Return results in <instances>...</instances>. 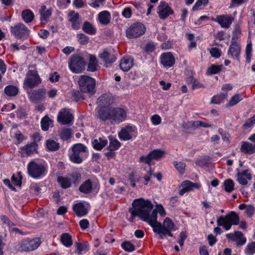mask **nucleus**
Listing matches in <instances>:
<instances>
[{
    "label": "nucleus",
    "mask_w": 255,
    "mask_h": 255,
    "mask_svg": "<svg viewBox=\"0 0 255 255\" xmlns=\"http://www.w3.org/2000/svg\"><path fill=\"white\" fill-rule=\"evenodd\" d=\"M237 180L242 185H246L248 183V180H251L252 178L251 174L249 172L248 170H245L243 172H240L237 174Z\"/></svg>",
    "instance_id": "obj_25"
},
{
    "label": "nucleus",
    "mask_w": 255,
    "mask_h": 255,
    "mask_svg": "<svg viewBox=\"0 0 255 255\" xmlns=\"http://www.w3.org/2000/svg\"><path fill=\"white\" fill-rule=\"evenodd\" d=\"M41 83V80L37 71H29L24 81V85L29 88H33Z\"/></svg>",
    "instance_id": "obj_13"
},
{
    "label": "nucleus",
    "mask_w": 255,
    "mask_h": 255,
    "mask_svg": "<svg viewBox=\"0 0 255 255\" xmlns=\"http://www.w3.org/2000/svg\"><path fill=\"white\" fill-rule=\"evenodd\" d=\"M80 225L82 229H87L89 225V221L87 219H83L80 221Z\"/></svg>",
    "instance_id": "obj_64"
},
{
    "label": "nucleus",
    "mask_w": 255,
    "mask_h": 255,
    "mask_svg": "<svg viewBox=\"0 0 255 255\" xmlns=\"http://www.w3.org/2000/svg\"><path fill=\"white\" fill-rule=\"evenodd\" d=\"M193 126L196 127H201L205 128H211L212 127L211 124L200 121L194 122L193 123Z\"/></svg>",
    "instance_id": "obj_59"
},
{
    "label": "nucleus",
    "mask_w": 255,
    "mask_h": 255,
    "mask_svg": "<svg viewBox=\"0 0 255 255\" xmlns=\"http://www.w3.org/2000/svg\"><path fill=\"white\" fill-rule=\"evenodd\" d=\"M210 53L211 56L215 58H218L221 55L220 50L216 47H214L210 49Z\"/></svg>",
    "instance_id": "obj_54"
},
{
    "label": "nucleus",
    "mask_w": 255,
    "mask_h": 255,
    "mask_svg": "<svg viewBox=\"0 0 255 255\" xmlns=\"http://www.w3.org/2000/svg\"><path fill=\"white\" fill-rule=\"evenodd\" d=\"M52 122L50 120L49 118L45 116L41 121L42 129L44 131L47 130L50 125L52 124Z\"/></svg>",
    "instance_id": "obj_46"
},
{
    "label": "nucleus",
    "mask_w": 255,
    "mask_h": 255,
    "mask_svg": "<svg viewBox=\"0 0 255 255\" xmlns=\"http://www.w3.org/2000/svg\"><path fill=\"white\" fill-rule=\"evenodd\" d=\"M240 221L239 216L234 212H232L225 216H221L217 219V224L222 226L227 230H229L232 225H237Z\"/></svg>",
    "instance_id": "obj_4"
},
{
    "label": "nucleus",
    "mask_w": 255,
    "mask_h": 255,
    "mask_svg": "<svg viewBox=\"0 0 255 255\" xmlns=\"http://www.w3.org/2000/svg\"><path fill=\"white\" fill-rule=\"evenodd\" d=\"M181 186L182 188L180 190L179 193L180 195H183L186 192L192 191L195 188H199L201 185L197 183L186 180L182 183Z\"/></svg>",
    "instance_id": "obj_20"
},
{
    "label": "nucleus",
    "mask_w": 255,
    "mask_h": 255,
    "mask_svg": "<svg viewBox=\"0 0 255 255\" xmlns=\"http://www.w3.org/2000/svg\"><path fill=\"white\" fill-rule=\"evenodd\" d=\"M57 120L62 125L70 124L73 120V115L69 109H63L59 112Z\"/></svg>",
    "instance_id": "obj_16"
},
{
    "label": "nucleus",
    "mask_w": 255,
    "mask_h": 255,
    "mask_svg": "<svg viewBox=\"0 0 255 255\" xmlns=\"http://www.w3.org/2000/svg\"><path fill=\"white\" fill-rule=\"evenodd\" d=\"M222 65L212 64L208 68L206 74L209 75L217 74L222 70Z\"/></svg>",
    "instance_id": "obj_34"
},
{
    "label": "nucleus",
    "mask_w": 255,
    "mask_h": 255,
    "mask_svg": "<svg viewBox=\"0 0 255 255\" xmlns=\"http://www.w3.org/2000/svg\"><path fill=\"white\" fill-rule=\"evenodd\" d=\"M78 83L80 91L83 93L93 92L95 86V80L86 75L80 76Z\"/></svg>",
    "instance_id": "obj_6"
},
{
    "label": "nucleus",
    "mask_w": 255,
    "mask_h": 255,
    "mask_svg": "<svg viewBox=\"0 0 255 255\" xmlns=\"http://www.w3.org/2000/svg\"><path fill=\"white\" fill-rule=\"evenodd\" d=\"M86 62L78 55H73L69 59V67L71 71L75 73L82 72L85 69Z\"/></svg>",
    "instance_id": "obj_7"
},
{
    "label": "nucleus",
    "mask_w": 255,
    "mask_h": 255,
    "mask_svg": "<svg viewBox=\"0 0 255 255\" xmlns=\"http://www.w3.org/2000/svg\"><path fill=\"white\" fill-rule=\"evenodd\" d=\"M87 151V147L81 143L74 145L69 152L70 160L73 163L80 164L83 161L82 156Z\"/></svg>",
    "instance_id": "obj_5"
},
{
    "label": "nucleus",
    "mask_w": 255,
    "mask_h": 255,
    "mask_svg": "<svg viewBox=\"0 0 255 255\" xmlns=\"http://www.w3.org/2000/svg\"><path fill=\"white\" fill-rule=\"evenodd\" d=\"M155 45L153 43H148L146 44L145 49L147 52H151L154 50Z\"/></svg>",
    "instance_id": "obj_63"
},
{
    "label": "nucleus",
    "mask_w": 255,
    "mask_h": 255,
    "mask_svg": "<svg viewBox=\"0 0 255 255\" xmlns=\"http://www.w3.org/2000/svg\"><path fill=\"white\" fill-rule=\"evenodd\" d=\"M241 150L242 151L249 154L255 152V143H251L247 142L242 143Z\"/></svg>",
    "instance_id": "obj_29"
},
{
    "label": "nucleus",
    "mask_w": 255,
    "mask_h": 255,
    "mask_svg": "<svg viewBox=\"0 0 255 255\" xmlns=\"http://www.w3.org/2000/svg\"><path fill=\"white\" fill-rule=\"evenodd\" d=\"M99 57L105 62L106 65L111 64L116 60V57L113 55H111L107 49H104L100 53Z\"/></svg>",
    "instance_id": "obj_22"
},
{
    "label": "nucleus",
    "mask_w": 255,
    "mask_h": 255,
    "mask_svg": "<svg viewBox=\"0 0 255 255\" xmlns=\"http://www.w3.org/2000/svg\"><path fill=\"white\" fill-rule=\"evenodd\" d=\"M73 209L77 216H84L88 213L87 209L83 203L79 202L75 204L73 206Z\"/></svg>",
    "instance_id": "obj_24"
},
{
    "label": "nucleus",
    "mask_w": 255,
    "mask_h": 255,
    "mask_svg": "<svg viewBox=\"0 0 255 255\" xmlns=\"http://www.w3.org/2000/svg\"><path fill=\"white\" fill-rule=\"evenodd\" d=\"M174 165L180 173H183L184 172L185 167V164L184 163L182 162H175Z\"/></svg>",
    "instance_id": "obj_57"
},
{
    "label": "nucleus",
    "mask_w": 255,
    "mask_h": 255,
    "mask_svg": "<svg viewBox=\"0 0 255 255\" xmlns=\"http://www.w3.org/2000/svg\"><path fill=\"white\" fill-rule=\"evenodd\" d=\"M243 99V96L241 94H237L233 96L227 103L228 106H233Z\"/></svg>",
    "instance_id": "obj_44"
},
{
    "label": "nucleus",
    "mask_w": 255,
    "mask_h": 255,
    "mask_svg": "<svg viewBox=\"0 0 255 255\" xmlns=\"http://www.w3.org/2000/svg\"><path fill=\"white\" fill-rule=\"evenodd\" d=\"M227 97V94L223 93L215 95L211 99V103L215 104H220L224 102Z\"/></svg>",
    "instance_id": "obj_37"
},
{
    "label": "nucleus",
    "mask_w": 255,
    "mask_h": 255,
    "mask_svg": "<svg viewBox=\"0 0 255 255\" xmlns=\"http://www.w3.org/2000/svg\"><path fill=\"white\" fill-rule=\"evenodd\" d=\"M23 154L30 155L37 152V145L35 143L27 144L21 148Z\"/></svg>",
    "instance_id": "obj_28"
},
{
    "label": "nucleus",
    "mask_w": 255,
    "mask_h": 255,
    "mask_svg": "<svg viewBox=\"0 0 255 255\" xmlns=\"http://www.w3.org/2000/svg\"><path fill=\"white\" fill-rule=\"evenodd\" d=\"M82 30L86 33L91 35L95 34L96 32L95 28L91 23L88 21L84 22Z\"/></svg>",
    "instance_id": "obj_33"
},
{
    "label": "nucleus",
    "mask_w": 255,
    "mask_h": 255,
    "mask_svg": "<svg viewBox=\"0 0 255 255\" xmlns=\"http://www.w3.org/2000/svg\"><path fill=\"white\" fill-rule=\"evenodd\" d=\"M160 62L164 67L168 68L174 65L175 58L171 53L166 52L161 55Z\"/></svg>",
    "instance_id": "obj_19"
},
{
    "label": "nucleus",
    "mask_w": 255,
    "mask_h": 255,
    "mask_svg": "<svg viewBox=\"0 0 255 255\" xmlns=\"http://www.w3.org/2000/svg\"><path fill=\"white\" fill-rule=\"evenodd\" d=\"M90 5L93 8H97L104 5L105 0H91Z\"/></svg>",
    "instance_id": "obj_55"
},
{
    "label": "nucleus",
    "mask_w": 255,
    "mask_h": 255,
    "mask_svg": "<svg viewBox=\"0 0 255 255\" xmlns=\"http://www.w3.org/2000/svg\"><path fill=\"white\" fill-rule=\"evenodd\" d=\"M137 134L136 128L134 126H128L123 128L119 132L121 140H129L135 138Z\"/></svg>",
    "instance_id": "obj_11"
},
{
    "label": "nucleus",
    "mask_w": 255,
    "mask_h": 255,
    "mask_svg": "<svg viewBox=\"0 0 255 255\" xmlns=\"http://www.w3.org/2000/svg\"><path fill=\"white\" fill-rule=\"evenodd\" d=\"M255 124V115L254 116L251 118L248 119L245 124L244 125V127L246 128H249L252 127L253 125Z\"/></svg>",
    "instance_id": "obj_60"
},
{
    "label": "nucleus",
    "mask_w": 255,
    "mask_h": 255,
    "mask_svg": "<svg viewBox=\"0 0 255 255\" xmlns=\"http://www.w3.org/2000/svg\"><path fill=\"white\" fill-rule=\"evenodd\" d=\"M98 116L102 121L108 120L113 124H119L127 119V110L123 107L100 110Z\"/></svg>",
    "instance_id": "obj_2"
},
{
    "label": "nucleus",
    "mask_w": 255,
    "mask_h": 255,
    "mask_svg": "<svg viewBox=\"0 0 255 255\" xmlns=\"http://www.w3.org/2000/svg\"><path fill=\"white\" fill-rule=\"evenodd\" d=\"M241 48L237 43H232L228 51V56L230 58L239 59Z\"/></svg>",
    "instance_id": "obj_21"
},
{
    "label": "nucleus",
    "mask_w": 255,
    "mask_h": 255,
    "mask_svg": "<svg viewBox=\"0 0 255 255\" xmlns=\"http://www.w3.org/2000/svg\"><path fill=\"white\" fill-rule=\"evenodd\" d=\"M164 150L155 149L150 152L146 156H142L140 157V161L150 165L153 160H159L165 155Z\"/></svg>",
    "instance_id": "obj_10"
},
{
    "label": "nucleus",
    "mask_w": 255,
    "mask_h": 255,
    "mask_svg": "<svg viewBox=\"0 0 255 255\" xmlns=\"http://www.w3.org/2000/svg\"><path fill=\"white\" fill-rule=\"evenodd\" d=\"M224 189L228 192H231L235 189V184L234 181L230 179H227L224 182Z\"/></svg>",
    "instance_id": "obj_45"
},
{
    "label": "nucleus",
    "mask_w": 255,
    "mask_h": 255,
    "mask_svg": "<svg viewBox=\"0 0 255 255\" xmlns=\"http://www.w3.org/2000/svg\"><path fill=\"white\" fill-rule=\"evenodd\" d=\"M123 249L127 252H132L134 251L135 247L133 244L129 242H125L122 244Z\"/></svg>",
    "instance_id": "obj_49"
},
{
    "label": "nucleus",
    "mask_w": 255,
    "mask_h": 255,
    "mask_svg": "<svg viewBox=\"0 0 255 255\" xmlns=\"http://www.w3.org/2000/svg\"><path fill=\"white\" fill-rule=\"evenodd\" d=\"M68 20L73 29L77 30L80 28L82 21L78 12L70 11L68 13Z\"/></svg>",
    "instance_id": "obj_18"
},
{
    "label": "nucleus",
    "mask_w": 255,
    "mask_h": 255,
    "mask_svg": "<svg viewBox=\"0 0 255 255\" xmlns=\"http://www.w3.org/2000/svg\"><path fill=\"white\" fill-rule=\"evenodd\" d=\"M89 59L87 70L91 72L95 71L98 68L97 59L95 56L92 55H90Z\"/></svg>",
    "instance_id": "obj_30"
},
{
    "label": "nucleus",
    "mask_w": 255,
    "mask_h": 255,
    "mask_svg": "<svg viewBox=\"0 0 255 255\" xmlns=\"http://www.w3.org/2000/svg\"><path fill=\"white\" fill-rule=\"evenodd\" d=\"M98 104L101 106L109 105L111 103L110 97L107 95H104L100 97L97 100Z\"/></svg>",
    "instance_id": "obj_40"
},
{
    "label": "nucleus",
    "mask_w": 255,
    "mask_h": 255,
    "mask_svg": "<svg viewBox=\"0 0 255 255\" xmlns=\"http://www.w3.org/2000/svg\"><path fill=\"white\" fill-rule=\"evenodd\" d=\"M59 134L61 138L64 140H66L70 137L72 132L71 130L69 129H64L61 130Z\"/></svg>",
    "instance_id": "obj_50"
},
{
    "label": "nucleus",
    "mask_w": 255,
    "mask_h": 255,
    "mask_svg": "<svg viewBox=\"0 0 255 255\" xmlns=\"http://www.w3.org/2000/svg\"><path fill=\"white\" fill-rule=\"evenodd\" d=\"M57 181L63 188H67L71 185L70 180L67 177H59L57 178Z\"/></svg>",
    "instance_id": "obj_38"
},
{
    "label": "nucleus",
    "mask_w": 255,
    "mask_h": 255,
    "mask_svg": "<svg viewBox=\"0 0 255 255\" xmlns=\"http://www.w3.org/2000/svg\"><path fill=\"white\" fill-rule=\"evenodd\" d=\"M209 0H197L192 7V10L197 11L203 9L208 3Z\"/></svg>",
    "instance_id": "obj_43"
},
{
    "label": "nucleus",
    "mask_w": 255,
    "mask_h": 255,
    "mask_svg": "<svg viewBox=\"0 0 255 255\" xmlns=\"http://www.w3.org/2000/svg\"><path fill=\"white\" fill-rule=\"evenodd\" d=\"M108 143V141L106 139H104L101 137H99L98 139H95L92 142L93 147L94 148L97 150H101L104 147H105Z\"/></svg>",
    "instance_id": "obj_31"
},
{
    "label": "nucleus",
    "mask_w": 255,
    "mask_h": 255,
    "mask_svg": "<svg viewBox=\"0 0 255 255\" xmlns=\"http://www.w3.org/2000/svg\"><path fill=\"white\" fill-rule=\"evenodd\" d=\"M245 253L247 255H253L255 253V242L248 244L245 250Z\"/></svg>",
    "instance_id": "obj_48"
},
{
    "label": "nucleus",
    "mask_w": 255,
    "mask_h": 255,
    "mask_svg": "<svg viewBox=\"0 0 255 255\" xmlns=\"http://www.w3.org/2000/svg\"><path fill=\"white\" fill-rule=\"evenodd\" d=\"M29 174L33 178H39L45 174V167L40 164H38L33 161L29 163L27 166Z\"/></svg>",
    "instance_id": "obj_8"
},
{
    "label": "nucleus",
    "mask_w": 255,
    "mask_h": 255,
    "mask_svg": "<svg viewBox=\"0 0 255 255\" xmlns=\"http://www.w3.org/2000/svg\"><path fill=\"white\" fill-rule=\"evenodd\" d=\"M133 66V60L129 57H125L121 60L120 66L123 71H128Z\"/></svg>",
    "instance_id": "obj_23"
},
{
    "label": "nucleus",
    "mask_w": 255,
    "mask_h": 255,
    "mask_svg": "<svg viewBox=\"0 0 255 255\" xmlns=\"http://www.w3.org/2000/svg\"><path fill=\"white\" fill-rule=\"evenodd\" d=\"M77 37L78 42L81 44L85 45L88 42V37L84 34H77Z\"/></svg>",
    "instance_id": "obj_52"
},
{
    "label": "nucleus",
    "mask_w": 255,
    "mask_h": 255,
    "mask_svg": "<svg viewBox=\"0 0 255 255\" xmlns=\"http://www.w3.org/2000/svg\"><path fill=\"white\" fill-rule=\"evenodd\" d=\"M93 188V186L90 180L86 181L79 187V190L84 193H90Z\"/></svg>",
    "instance_id": "obj_32"
},
{
    "label": "nucleus",
    "mask_w": 255,
    "mask_h": 255,
    "mask_svg": "<svg viewBox=\"0 0 255 255\" xmlns=\"http://www.w3.org/2000/svg\"><path fill=\"white\" fill-rule=\"evenodd\" d=\"M153 205L149 200L139 198L133 200L132 203V208L130 209L129 212L132 218L137 216L141 220L147 223L146 219H149L150 217L154 214L156 219L157 213H158L161 217H164L166 215V211L162 205H156L154 210H153Z\"/></svg>",
    "instance_id": "obj_1"
},
{
    "label": "nucleus",
    "mask_w": 255,
    "mask_h": 255,
    "mask_svg": "<svg viewBox=\"0 0 255 255\" xmlns=\"http://www.w3.org/2000/svg\"><path fill=\"white\" fill-rule=\"evenodd\" d=\"M110 144L109 149L111 151H114L118 149L121 146L120 142L116 138L109 136Z\"/></svg>",
    "instance_id": "obj_36"
},
{
    "label": "nucleus",
    "mask_w": 255,
    "mask_h": 255,
    "mask_svg": "<svg viewBox=\"0 0 255 255\" xmlns=\"http://www.w3.org/2000/svg\"><path fill=\"white\" fill-rule=\"evenodd\" d=\"M146 220L153 228L154 232L158 234L159 238L161 239H163L166 235L172 237L171 232L176 230L174 224L169 218H165L162 225L157 222L154 214L151 216L149 219L147 218Z\"/></svg>",
    "instance_id": "obj_3"
},
{
    "label": "nucleus",
    "mask_w": 255,
    "mask_h": 255,
    "mask_svg": "<svg viewBox=\"0 0 255 255\" xmlns=\"http://www.w3.org/2000/svg\"><path fill=\"white\" fill-rule=\"evenodd\" d=\"M98 18L102 24L107 25L110 23L111 21V14L107 10H103L99 13Z\"/></svg>",
    "instance_id": "obj_26"
},
{
    "label": "nucleus",
    "mask_w": 255,
    "mask_h": 255,
    "mask_svg": "<svg viewBox=\"0 0 255 255\" xmlns=\"http://www.w3.org/2000/svg\"><path fill=\"white\" fill-rule=\"evenodd\" d=\"M40 14V20L42 22H46L52 14V9L47 8L45 5H42L39 9Z\"/></svg>",
    "instance_id": "obj_27"
},
{
    "label": "nucleus",
    "mask_w": 255,
    "mask_h": 255,
    "mask_svg": "<svg viewBox=\"0 0 255 255\" xmlns=\"http://www.w3.org/2000/svg\"><path fill=\"white\" fill-rule=\"evenodd\" d=\"M46 147L49 150L55 151L59 149V145L54 140L48 139L46 142Z\"/></svg>",
    "instance_id": "obj_41"
},
{
    "label": "nucleus",
    "mask_w": 255,
    "mask_h": 255,
    "mask_svg": "<svg viewBox=\"0 0 255 255\" xmlns=\"http://www.w3.org/2000/svg\"><path fill=\"white\" fill-rule=\"evenodd\" d=\"M2 224L9 228L12 227L13 226V224L9 220V219L5 216L2 215L0 217Z\"/></svg>",
    "instance_id": "obj_58"
},
{
    "label": "nucleus",
    "mask_w": 255,
    "mask_h": 255,
    "mask_svg": "<svg viewBox=\"0 0 255 255\" xmlns=\"http://www.w3.org/2000/svg\"><path fill=\"white\" fill-rule=\"evenodd\" d=\"M22 17L25 22L29 23L31 22L33 19L34 14L31 10L26 9L22 11Z\"/></svg>",
    "instance_id": "obj_35"
},
{
    "label": "nucleus",
    "mask_w": 255,
    "mask_h": 255,
    "mask_svg": "<svg viewBox=\"0 0 255 255\" xmlns=\"http://www.w3.org/2000/svg\"><path fill=\"white\" fill-rule=\"evenodd\" d=\"M214 20L222 28H228L234 20V18L230 15L223 14L217 15Z\"/></svg>",
    "instance_id": "obj_17"
},
{
    "label": "nucleus",
    "mask_w": 255,
    "mask_h": 255,
    "mask_svg": "<svg viewBox=\"0 0 255 255\" xmlns=\"http://www.w3.org/2000/svg\"><path fill=\"white\" fill-rule=\"evenodd\" d=\"M246 213L247 215L251 217L255 213V208L252 205H248L246 209Z\"/></svg>",
    "instance_id": "obj_62"
},
{
    "label": "nucleus",
    "mask_w": 255,
    "mask_h": 255,
    "mask_svg": "<svg viewBox=\"0 0 255 255\" xmlns=\"http://www.w3.org/2000/svg\"><path fill=\"white\" fill-rule=\"evenodd\" d=\"M144 26L140 23H135L129 27L127 31V36L129 38H136L145 32Z\"/></svg>",
    "instance_id": "obj_12"
},
{
    "label": "nucleus",
    "mask_w": 255,
    "mask_h": 255,
    "mask_svg": "<svg viewBox=\"0 0 255 255\" xmlns=\"http://www.w3.org/2000/svg\"><path fill=\"white\" fill-rule=\"evenodd\" d=\"M61 241L62 243L66 247H69L72 245L71 237L68 234H64L61 236Z\"/></svg>",
    "instance_id": "obj_47"
},
{
    "label": "nucleus",
    "mask_w": 255,
    "mask_h": 255,
    "mask_svg": "<svg viewBox=\"0 0 255 255\" xmlns=\"http://www.w3.org/2000/svg\"><path fill=\"white\" fill-rule=\"evenodd\" d=\"M242 236V233L240 231L235 232L234 233H230L226 235V237L229 240L235 241L237 240V237Z\"/></svg>",
    "instance_id": "obj_56"
},
{
    "label": "nucleus",
    "mask_w": 255,
    "mask_h": 255,
    "mask_svg": "<svg viewBox=\"0 0 255 255\" xmlns=\"http://www.w3.org/2000/svg\"><path fill=\"white\" fill-rule=\"evenodd\" d=\"M151 123L154 126H157L161 122V117L157 114H155L150 117Z\"/></svg>",
    "instance_id": "obj_53"
},
{
    "label": "nucleus",
    "mask_w": 255,
    "mask_h": 255,
    "mask_svg": "<svg viewBox=\"0 0 255 255\" xmlns=\"http://www.w3.org/2000/svg\"><path fill=\"white\" fill-rule=\"evenodd\" d=\"M76 249V253L78 254L86 253L89 250L88 244L86 242L84 243H77Z\"/></svg>",
    "instance_id": "obj_42"
},
{
    "label": "nucleus",
    "mask_w": 255,
    "mask_h": 255,
    "mask_svg": "<svg viewBox=\"0 0 255 255\" xmlns=\"http://www.w3.org/2000/svg\"><path fill=\"white\" fill-rule=\"evenodd\" d=\"M10 31L14 36L19 39H25L29 34V30L25 25L18 23L10 27Z\"/></svg>",
    "instance_id": "obj_9"
},
{
    "label": "nucleus",
    "mask_w": 255,
    "mask_h": 255,
    "mask_svg": "<svg viewBox=\"0 0 255 255\" xmlns=\"http://www.w3.org/2000/svg\"><path fill=\"white\" fill-rule=\"evenodd\" d=\"M40 244V240L39 238H35L29 241H24L22 242L19 248L22 251H32L36 250Z\"/></svg>",
    "instance_id": "obj_14"
},
{
    "label": "nucleus",
    "mask_w": 255,
    "mask_h": 255,
    "mask_svg": "<svg viewBox=\"0 0 255 255\" xmlns=\"http://www.w3.org/2000/svg\"><path fill=\"white\" fill-rule=\"evenodd\" d=\"M122 15L126 18L130 17L131 15V9L130 7H127L124 9L122 11Z\"/></svg>",
    "instance_id": "obj_61"
},
{
    "label": "nucleus",
    "mask_w": 255,
    "mask_h": 255,
    "mask_svg": "<svg viewBox=\"0 0 255 255\" xmlns=\"http://www.w3.org/2000/svg\"><path fill=\"white\" fill-rule=\"evenodd\" d=\"M4 92L8 96H15L17 94L18 89L14 86H7L4 89Z\"/></svg>",
    "instance_id": "obj_39"
},
{
    "label": "nucleus",
    "mask_w": 255,
    "mask_h": 255,
    "mask_svg": "<svg viewBox=\"0 0 255 255\" xmlns=\"http://www.w3.org/2000/svg\"><path fill=\"white\" fill-rule=\"evenodd\" d=\"M157 12L160 19H165L169 15L172 14L173 11L167 3L161 1L157 8Z\"/></svg>",
    "instance_id": "obj_15"
},
{
    "label": "nucleus",
    "mask_w": 255,
    "mask_h": 255,
    "mask_svg": "<svg viewBox=\"0 0 255 255\" xmlns=\"http://www.w3.org/2000/svg\"><path fill=\"white\" fill-rule=\"evenodd\" d=\"M252 47L251 43H248L246 48V57L247 62L249 63L252 58Z\"/></svg>",
    "instance_id": "obj_51"
}]
</instances>
